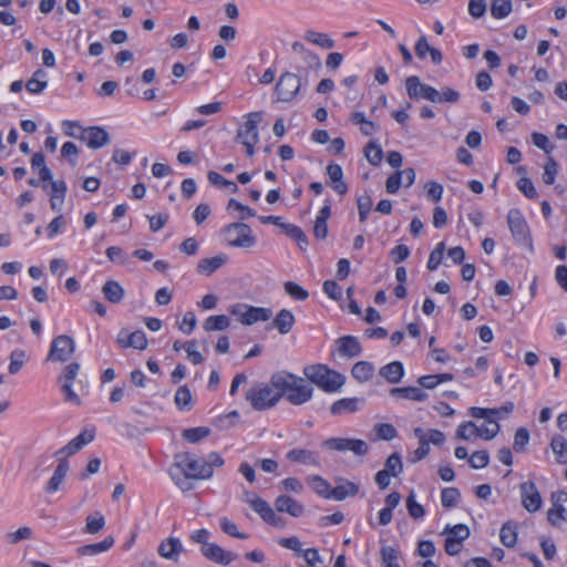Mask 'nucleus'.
I'll return each instance as SVG.
<instances>
[{"instance_id":"nucleus-37","label":"nucleus","mask_w":567,"mask_h":567,"mask_svg":"<svg viewBox=\"0 0 567 567\" xmlns=\"http://www.w3.org/2000/svg\"><path fill=\"white\" fill-rule=\"evenodd\" d=\"M230 326V320L226 315H217L208 317L203 328L205 331H223Z\"/></svg>"},{"instance_id":"nucleus-43","label":"nucleus","mask_w":567,"mask_h":567,"mask_svg":"<svg viewBox=\"0 0 567 567\" xmlns=\"http://www.w3.org/2000/svg\"><path fill=\"white\" fill-rule=\"evenodd\" d=\"M282 229L290 238L297 241L301 249H306L308 246V238L300 227L286 223Z\"/></svg>"},{"instance_id":"nucleus-46","label":"nucleus","mask_w":567,"mask_h":567,"mask_svg":"<svg viewBox=\"0 0 567 567\" xmlns=\"http://www.w3.org/2000/svg\"><path fill=\"white\" fill-rule=\"evenodd\" d=\"M210 434V430L205 426L186 429L182 436L189 443H197Z\"/></svg>"},{"instance_id":"nucleus-29","label":"nucleus","mask_w":567,"mask_h":567,"mask_svg":"<svg viewBox=\"0 0 567 567\" xmlns=\"http://www.w3.org/2000/svg\"><path fill=\"white\" fill-rule=\"evenodd\" d=\"M380 375L390 383H399L404 375V368L400 361H393L379 371Z\"/></svg>"},{"instance_id":"nucleus-7","label":"nucleus","mask_w":567,"mask_h":567,"mask_svg":"<svg viewBox=\"0 0 567 567\" xmlns=\"http://www.w3.org/2000/svg\"><path fill=\"white\" fill-rule=\"evenodd\" d=\"M229 311L245 326H251L259 321H268L272 316V311L269 308L254 307L245 303H236L230 307Z\"/></svg>"},{"instance_id":"nucleus-10","label":"nucleus","mask_w":567,"mask_h":567,"mask_svg":"<svg viewBox=\"0 0 567 567\" xmlns=\"http://www.w3.org/2000/svg\"><path fill=\"white\" fill-rule=\"evenodd\" d=\"M301 86V79L297 74L285 72L280 75L275 92L279 101L291 102L299 93Z\"/></svg>"},{"instance_id":"nucleus-13","label":"nucleus","mask_w":567,"mask_h":567,"mask_svg":"<svg viewBox=\"0 0 567 567\" xmlns=\"http://www.w3.org/2000/svg\"><path fill=\"white\" fill-rule=\"evenodd\" d=\"M553 508L547 512V519L553 526L567 520V493L564 491L551 494Z\"/></svg>"},{"instance_id":"nucleus-28","label":"nucleus","mask_w":567,"mask_h":567,"mask_svg":"<svg viewBox=\"0 0 567 567\" xmlns=\"http://www.w3.org/2000/svg\"><path fill=\"white\" fill-rule=\"evenodd\" d=\"M429 87L427 84L421 82L420 78L416 75H411L405 80V89L408 95L412 100H426L425 90Z\"/></svg>"},{"instance_id":"nucleus-27","label":"nucleus","mask_w":567,"mask_h":567,"mask_svg":"<svg viewBox=\"0 0 567 567\" xmlns=\"http://www.w3.org/2000/svg\"><path fill=\"white\" fill-rule=\"evenodd\" d=\"M102 293L112 303H120L125 297V290L115 280H107L102 287Z\"/></svg>"},{"instance_id":"nucleus-3","label":"nucleus","mask_w":567,"mask_h":567,"mask_svg":"<svg viewBox=\"0 0 567 567\" xmlns=\"http://www.w3.org/2000/svg\"><path fill=\"white\" fill-rule=\"evenodd\" d=\"M303 375L312 385L316 384L326 392H336L344 384V377L324 364H311L303 368Z\"/></svg>"},{"instance_id":"nucleus-38","label":"nucleus","mask_w":567,"mask_h":567,"mask_svg":"<svg viewBox=\"0 0 567 567\" xmlns=\"http://www.w3.org/2000/svg\"><path fill=\"white\" fill-rule=\"evenodd\" d=\"M307 481L318 495L324 498H331L330 493L332 492V487L327 480L319 475H312L309 476Z\"/></svg>"},{"instance_id":"nucleus-14","label":"nucleus","mask_w":567,"mask_h":567,"mask_svg":"<svg viewBox=\"0 0 567 567\" xmlns=\"http://www.w3.org/2000/svg\"><path fill=\"white\" fill-rule=\"evenodd\" d=\"M251 509L255 511L259 516L268 524L275 526V527H282L284 526V519L282 517L278 516L275 511L271 508V506L261 497L258 496V498H254L251 502Z\"/></svg>"},{"instance_id":"nucleus-35","label":"nucleus","mask_w":567,"mask_h":567,"mask_svg":"<svg viewBox=\"0 0 567 567\" xmlns=\"http://www.w3.org/2000/svg\"><path fill=\"white\" fill-rule=\"evenodd\" d=\"M414 435L419 439L420 445L414 451L413 457L411 458V462H419L422 458H424L430 453V445L427 441V435L421 427H415L413 431Z\"/></svg>"},{"instance_id":"nucleus-19","label":"nucleus","mask_w":567,"mask_h":567,"mask_svg":"<svg viewBox=\"0 0 567 567\" xmlns=\"http://www.w3.org/2000/svg\"><path fill=\"white\" fill-rule=\"evenodd\" d=\"M275 507L279 513H288L292 517H300L305 513V506L288 495H279Z\"/></svg>"},{"instance_id":"nucleus-23","label":"nucleus","mask_w":567,"mask_h":567,"mask_svg":"<svg viewBox=\"0 0 567 567\" xmlns=\"http://www.w3.org/2000/svg\"><path fill=\"white\" fill-rule=\"evenodd\" d=\"M68 471H69L68 461L65 458H60L59 464L55 467L52 477L49 480V482L47 484L45 491L48 493L56 492L60 488L62 482L64 481Z\"/></svg>"},{"instance_id":"nucleus-64","label":"nucleus","mask_w":567,"mask_h":567,"mask_svg":"<svg viewBox=\"0 0 567 567\" xmlns=\"http://www.w3.org/2000/svg\"><path fill=\"white\" fill-rule=\"evenodd\" d=\"M220 528H221V530L225 534H227V535H229L231 537H236V538H239V539H246L247 538V535L244 534V533H240L238 530V528H237V525L234 522H231L228 518H226V517H223L220 519Z\"/></svg>"},{"instance_id":"nucleus-24","label":"nucleus","mask_w":567,"mask_h":567,"mask_svg":"<svg viewBox=\"0 0 567 567\" xmlns=\"http://www.w3.org/2000/svg\"><path fill=\"white\" fill-rule=\"evenodd\" d=\"M295 322L296 318L293 313L288 309H281L275 317L272 326L279 331V333L287 334L291 331Z\"/></svg>"},{"instance_id":"nucleus-15","label":"nucleus","mask_w":567,"mask_h":567,"mask_svg":"<svg viewBox=\"0 0 567 567\" xmlns=\"http://www.w3.org/2000/svg\"><path fill=\"white\" fill-rule=\"evenodd\" d=\"M251 509L255 511L259 516L268 524L275 526V527H282L284 526V519L282 517L278 516L275 511L271 508V506L261 497L258 496V498H254L251 502Z\"/></svg>"},{"instance_id":"nucleus-16","label":"nucleus","mask_w":567,"mask_h":567,"mask_svg":"<svg viewBox=\"0 0 567 567\" xmlns=\"http://www.w3.org/2000/svg\"><path fill=\"white\" fill-rule=\"evenodd\" d=\"M200 551L204 557L220 565H228L237 557L236 554L225 550L215 543L202 547Z\"/></svg>"},{"instance_id":"nucleus-57","label":"nucleus","mask_w":567,"mask_h":567,"mask_svg":"<svg viewBox=\"0 0 567 567\" xmlns=\"http://www.w3.org/2000/svg\"><path fill=\"white\" fill-rule=\"evenodd\" d=\"M529 442V432L525 427H519L514 436L513 449L515 452L520 453L524 452L526 445Z\"/></svg>"},{"instance_id":"nucleus-42","label":"nucleus","mask_w":567,"mask_h":567,"mask_svg":"<svg viewBox=\"0 0 567 567\" xmlns=\"http://www.w3.org/2000/svg\"><path fill=\"white\" fill-rule=\"evenodd\" d=\"M443 534H446V538H452L455 542L463 543L470 537V529L464 524H457L454 526H446Z\"/></svg>"},{"instance_id":"nucleus-25","label":"nucleus","mask_w":567,"mask_h":567,"mask_svg":"<svg viewBox=\"0 0 567 567\" xmlns=\"http://www.w3.org/2000/svg\"><path fill=\"white\" fill-rule=\"evenodd\" d=\"M390 394L396 398L422 402L427 399V393L417 386L392 388Z\"/></svg>"},{"instance_id":"nucleus-34","label":"nucleus","mask_w":567,"mask_h":567,"mask_svg":"<svg viewBox=\"0 0 567 567\" xmlns=\"http://www.w3.org/2000/svg\"><path fill=\"white\" fill-rule=\"evenodd\" d=\"M114 545V538L109 536L100 543L81 546L78 551L80 555H97L100 553L109 550Z\"/></svg>"},{"instance_id":"nucleus-54","label":"nucleus","mask_w":567,"mask_h":567,"mask_svg":"<svg viewBox=\"0 0 567 567\" xmlns=\"http://www.w3.org/2000/svg\"><path fill=\"white\" fill-rule=\"evenodd\" d=\"M468 463L471 467L474 470H481L486 467L489 463L488 452L486 450L474 452L468 458Z\"/></svg>"},{"instance_id":"nucleus-22","label":"nucleus","mask_w":567,"mask_h":567,"mask_svg":"<svg viewBox=\"0 0 567 567\" xmlns=\"http://www.w3.org/2000/svg\"><path fill=\"white\" fill-rule=\"evenodd\" d=\"M338 351L344 358L358 357L362 349L359 340L353 336H344L337 340Z\"/></svg>"},{"instance_id":"nucleus-53","label":"nucleus","mask_w":567,"mask_h":567,"mask_svg":"<svg viewBox=\"0 0 567 567\" xmlns=\"http://www.w3.org/2000/svg\"><path fill=\"white\" fill-rule=\"evenodd\" d=\"M383 471H388L392 476H398L403 471L401 456L398 453L391 454L385 461Z\"/></svg>"},{"instance_id":"nucleus-45","label":"nucleus","mask_w":567,"mask_h":567,"mask_svg":"<svg viewBox=\"0 0 567 567\" xmlns=\"http://www.w3.org/2000/svg\"><path fill=\"white\" fill-rule=\"evenodd\" d=\"M512 11L511 0H493L491 4V14L495 19H504Z\"/></svg>"},{"instance_id":"nucleus-50","label":"nucleus","mask_w":567,"mask_h":567,"mask_svg":"<svg viewBox=\"0 0 567 567\" xmlns=\"http://www.w3.org/2000/svg\"><path fill=\"white\" fill-rule=\"evenodd\" d=\"M477 425L473 423L472 421L463 422L458 425L456 431V437L471 441L475 436H477Z\"/></svg>"},{"instance_id":"nucleus-33","label":"nucleus","mask_w":567,"mask_h":567,"mask_svg":"<svg viewBox=\"0 0 567 567\" xmlns=\"http://www.w3.org/2000/svg\"><path fill=\"white\" fill-rule=\"evenodd\" d=\"M351 374L359 382H367L374 374V365L368 361H359L353 365Z\"/></svg>"},{"instance_id":"nucleus-26","label":"nucleus","mask_w":567,"mask_h":567,"mask_svg":"<svg viewBox=\"0 0 567 567\" xmlns=\"http://www.w3.org/2000/svg\"><path fill=\"white\" fill-rule=\"evenodd\" d=\"M331 208L329 204H326L320 210L315 220L313 234L317 239H324L328 235L327 221L330 218Z\"/></svg>"},{"instance_id":"nucleus-12","label":"nucleus","mask_w":567,"mask_h":567,"mask_svg":"<svg viewBox=\"0 0 567 567\" xmlns=\"http://www.w3.org/2000/svg\"><path fill=\"white\" fill-rule=\"evenodd\" d=\"M519 489L523 507L529 513L539 511L543 505V498L536 484L532 481L524 482L519 485Z\"/></svg>"},{"instance_id":"nucleus-59","label":"nucleus","mask_w":567,"mask_h":567,"mask_svg":"<svg viewBox=\"0 0 567 567\" xmlns=\"http://www.w3.org/2000/svg\"><path fill=\"white\" fill-rule=\"evenodd\" d=\"M80 371V363L71 362L63 368L61 375L58 378L59 382L73 383Z\"/></svg>"},{"instance_id":"nucleus-11","label":"nucleus","mask_w":567,"mask_h":567,"mask_svg":"<svg viewBox=\"0 0 567 567\" xmlns=\"http://www.w3.org/2000/svg\"><path fill=\"white\" fill-rule=\"evenodd\" d=\"M69 133L71 134V137L86 143V145L93 150L101 148L110 143L109 133L100 126H90L84 128V131H80V133Z\"/></svg>"},{"instance_id":"nucleus-17","label":"nucleus","mask_w":567,"mask_h":567,"mask_svg":"<svg viewBox=\"0 0 567 567\" xmlns=\"http://www.w3.org/2000/svg\"><path fill=\"white\" fill-rule=\"evenodd\" d=\"M286 457L290 462H296L306 466L320 467L321 465L319 454L306 449H292L287 453Z\"/></svg>"},{"instance_id":"nucleus-58","label":"nucleus","mask_w":567,"mask_h":567,"mask_svg":"<svg viewBox=\"0 0 567 567\" xmlns=\"http://www.w3.org/2000/svg\"><path fill=\"white\" fill-rule=\"evenodd\" d=\"M374 431L379 439L391 441L398 435L396 429L389 423H380L374 426Z\"/></svg>"},{"instance_id":"nucleus-31","label":"nucleus","mask_w":567,"mask_h":567,"mask_svg":"<svg viewBox=\"0 0 567 567\" xmlns=\"http://www.w3.org/2000/svg\"><path fill=\"white\" fill-rule=\"evenodd\" d=\"M358 493L359 486L355 483L342 480L341 484L332 488L330 495L336 501H343L348 496H355Z\"/></svg>"},{"instance_id":"nucleus-63","label":"nucleus","mask_w":567,"mask_h":567,"mask_svg":"<svg viewBox=\"0 0 567 567\" xmlns=\"http://www.w3.org/2000/svg\"><path fill=\"white\" fill-rule=\"evenodd\" d=\"M183 349L186 351L187 358L193 364H200L204 362V357L196 350L195 340L185 342Z\"/></svg>"},{"instance_id":"nucleus-48","label":"nucleus","mask_w":567,"mask_h":567,"mask_svg":"<svg viewBox=\"0 0 567 567\" xmlns=\"http://www.w3.org/2000/svg\"><path fill=\"white\" fill-rule=\"evenodd\" d=\"M460 498L461 493L456 487H446L442 489L441 501L444 507L451 508L456 506Z\"/></svg>"},{"instance_id":"nucleus-30","label":"nucleus","mask_w":567,"mask_h":567,"mask_svg":"<svg viewBox=\"0 0 567 567\" xmlns=\"http://www.w3.org/2000/svg\"><path fill=\"white\" fill-rule=\"evenodd\" d=\"M227 261V256L218 255L212 258H204L199 260L197 265V270L205 276L213 275L217 269H219Z\"/></svg>"},{"instance_id":"nucleus-39","label":"nucleus","mask_w":567,"mask_h":567,"mask_svg":"<svg viewBox=\"0 0 567 567\" xmlns=\"http://www.w3.org/2000/svg\"><path fill=\"white\" fill-rule=\"evenodd\" d=\"M305 39L323 49H332L334 47V41L327 33L308 30L305 33Z\"/></svg>"},{"instance_id":"nucleus-20","label":"nucleus","mask_w":567,"mask_h":567,"mask_svg":"<svg viewBox=\"0 0 567 567\" xmlns=\"http://www.w3.org/2000/svg\"><path fill=\"white\" fill-rule=\"evenodd\" d=\"M364 403L362 398H344L336 401L331 405V413L333 415H343L347 413H353L360 410V406Z\"/></svg>"},{"instance_id":"nucleus-8","label":"nucleus","mask_w":567,"mask_h":567,"mask_svg":"<svg viewBox=\"0 0 567 567\" xmlns=\"http://www.w3.org/2000/svg\"><path fill=\"white\" fill-rule=\"evenodd\" d=\"M227 243L233 247L249 248L256 244L251 228L244 223H234L224 228Z\"/></svg>"},{"instance_id":"nucleus-4","label":"nucleus","mask_w":567,"mask_h":567,"mask_svg":"<svg viewBox=\"0 0 567 567\" xmlns=\"http://www.w3.org/2000/svg\"><path fill=\"white\" fill-rule=\"evenodd\" d=\"M280 399V392L272 384V375L268 383L257 384L246 392V400L257 411H265L275 406Z\"/></svg>"},{"instance_id":"nucleus-6","label":"nucleus","mask_w":567,"mask_h":567,"mask_svg":"<svg viewBox=\"0 0 567 567\" xmlns=\"http://www.w3.org/2000/svg\"><path fill=\"white\" fill-rule=\"evenodd\" d=\"M75 341L68 334H60L51 341L50 350L47 355L48 362L64 363L69 361L75 352Z\"/></svg>"},{"instance_id":"nucleus-32","label":"nucleus","mask_w":567,"mask_h":567,"mask_svg":"<svg viewBox=\"0 0 567 567\" xmlns=\"http://www.w3.org/2000/svg\"><path fill=\"white\" fill-rule=\"evenodd\" d=\"M499 538L504 546L512 548L515 546L517 540V525L516 523L508 520L504 523L499 530Z\"/></svg>"},{"instance_id":"nucleus-41","label":"nucleus","mask_w":567,"mask_h":567,"mask_svg":"<svg viewBox=\"0 0 567 567\" xmlns=\"http://www.w3.org/2000/svg\"><path fill=\"white\" fill-rule=\"evenodd\" d=\"M175 404L181 410H190L193 406V398L190 390L187 385H182L177 389L174 398Z\"/></svg>"},{"instance_id":"nucleus-52","label":"nucleus","mask_w":567,"mask_h":567,"mask_svg":"<svg viewBox=\"0 0 567 567\" xmlns=\"http://www.w3.org/2000/svg\"><path fill=\"white\" fill-rule=\"evenodd\" d=\"M406 509L414 519H420L425 515L424 507L415 501L414 492H411L406 497Z\"/></svg>"},{"instance_id":"nucleus-9","label":"nucleus","mask_w":567,"mask_h":567,"mask_svg":"<svg viewBox=\"0 0 567 567\" xmlns=\"http://www.w3.org/2000/svg\"><path fill=\"white\" fill-rule=\"evenodd\" d=\"M507 224L514 239L525 246L532 245L530 229L518 208H512L507 213Z\"/></svg>"},{"instance_id":"nucleus-40","label":"nucleus","mask_w":567,"mask_h":567,"mask_svg":"<svg viewBox=\"0 0 567 567\" xmlns=\"http://www.w3.org/2000/svg\"><path fill=\"white\" fill-rule=\"evenodd\" d=\"M364 156L372 166H378L382 161L383 151L377 142L370 141L364 147Z\"/></svg>"},{"instance_id":"nucleus-56","label":"nucleus","mask_w":567,"mask_h":567,"mask_svg":"<svg viewBox=\"0 0 567 567\" xmlns=\"http://www.w3.org/2000/svg\"><path fill=\"white\" fill-rule=\"evenodd\" d=\"M352 439L331 437L323 441L322 445L329 450L346 452L350 450Z\"/></svg>"},{"instance_id":"nucleus-60","label":"nucleus","mask_w":567,"mask_h":567,"mask_svg":"<svg viewBox=\"0 0 567 567\" xmlns=\"http://www.w3.org/2000/svg\"><path fill=\"white\" fill-rule=\"evenodd\" d=\"M127 344H130V348L145 350L147 348L148 341L146 334L142 330H136L130 333Z\"/></svg>"},{"instance_id":"nucleus-1","label":"nucleus","mask_w":567,"mask_h":567,"mask_svg":"<svg viewBox=\"0 0 567 567\" xmlns=\"http://www.w3.org/2000/svg\"><path fill=\"white\" fill-rule=\"evenodd\" d=\"M169 476L183 492L193 489L189 480H209L213 471L206 465L205 458L185 452L175 455V463L169 470Z\"/></svg>"},{"instance_id":"nucleus-18","label":"nucleus","mask_w":567,"mask_h":567,"mask_svg":"<svg viewBox=\"0 0 567 567\" xmlns=\"http://www.w3.org/2000/svg\"><path fill=\"white\" fill-rule=\"evenodd\" d=\"M184 551V547L177 537H168L158 545L157 553L161 557L177 561L178 556Z\"/></svg>"},{"instance_id":"nucleus-55","label":"nucleus","mask_w":567,"mask_h":567,"mask_svg":"<svg viewBox=\"0 0 567 567\" xmlns=\"http://www.w3.org/2000/svg\"><path fill=\"white\" fill-rule=\"evenodd\" d=\"M25 361V352L21 349H16L11 352L9 372L10 374H17Z\"/></svg>"},{"instance_id":"nucleus-36","label":"nucleus","mask_w":567,"mask_h":567,"mask_svg":"<svg viewBox=\"0 0 567 567\" xmlns=\"http://www.w3.org/2000/svg\"><path fill=\"white\" fill-rule=\"evenodd\" d=\"M550 447L559 464H567V440L563 435H555L550 441Z\"/></svg>"},{"instance_id":"nucleus-62","label":"nucleus","mask_w":567,"mask_h":567,"mask_svg":"<svg viewBox=\"0 0 567 567\" xmlns=\"http://www.w3.org/2000/svg\"><path fill=\"white\" fill-rule=\"evenodd\" d=\"M358 204V212H359V220L361 223L365 221L368 218V215L372 207V199L369 195L360 196L357 200Z\"/></svg>"},{"instance_id":"nucleus-5","label":"nucleus","mask_w":567,"mask_h":567,"mask_svg":"<svg viewBox=\"0 0 567 567\" xmlns=\"http://www.w3.org/2000/svg\"><path fill=\"white\" fill-rule=\"evenodd\" d=\"M262 121L261 112H251L247 115V120L236 134V142L246 147L247 156L255 154V145L259 142L258 124Z\"/></svg>"},{"instance_id":"nucleus-47","label":"nucleus","mask_w":567,"mask_h":567,"mask_svg":"<svg viewBox=\"0 0 567 567\" xmlns=\"http://www.w3.org/2000/svg\"><path fill=\"white\" fill-rule=\"evenodd\" d=\"M380 555L384 567H400L398 564L399 553L396 548L392 546H383Z\"/></svg>"},{"instance_id":"nucleus-2","label":"nucleus","mask_w":567,"mask_h":567,"mask_svg":"<svg viewBox=\"0 0 567 567\" xmlns=\"http://www.w3.org/2000/svg\"><path fill=\"white\" fill-rule=\"evenodd\" d=\"M272 384L280 392V398H285L292 405H302L313 395V386L306 377L301 378L287 371L274 373Z\"/></svg>"},{"instance_id":"nucleus-21","label":"nucleus","mask_w":567,"mask_h":567,"mask_svg":"<svg viewBox=\"0 0 567 567\" xmlns=\"http://www.w3.org/2000/svg\"><path fill=\"white\" fill-rule=\"evenodd\" d=\"M50 205L52 210L61 212L66 195V183L62 179L53 181L50 184Z\"/></svg>"},{"instance_id":"nucleus-61","label":"nucleus","mask_w":567,"mask_h":567,"mask_svg":"<svg viewBox=\"0 0 567 567\" xmlns=\"http://www.w3.org/2000/svg\"><path fill=\"white\" fill-rule=\"evenodd\" d=\"M558 165L553 157H549L544 166L543 182L546 185H551L557 175Z\"/></svg>"},{"instance_id":"nucleus-51","label":"nucleus","mask_w":567,"mask_h":567,"mask_svg":"<svg viewBox=\"0 0 567 567\" xmlns=\"http://www.w3.org/2000/svg\"><path fill=\"white\" fill-rule=\"evenodd\" d=\"M284 288L286 293H288L292 299L303 301L309 297V292L293 281H286L284 284Z\"/></svg>"},{"instance_id":"nucleus-49","label":"nucleus","mask_w":567,"mask_h":567,"mask_svg":"<svg viewBox=\"0 0 567 567\" xmlns=\"http://www.w3.org/2000/svg\"><path fill=\"white\" fill-rule=\"evenodd\" d=\"M477 436L488 441L497 435L499 432V424L496 420L491 419L487 420L486 424L477 426Z\"/></svg>"},{"instance_id":"nucleus-44","label":"nucleus","mask_w":567,"mask_h":567,"mask_svg":"<svg viewBox=\"0 0 567 567\" xmlns=\"http://www.w3.org/2000/svg\"><path fill=\"white\" fill-rule=\"evenodd\" d=\"M105 526V518L100 512H95L86 517L84 533L96 534Z\"/></svg>"}]
</instances>
